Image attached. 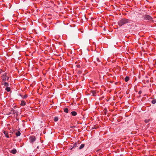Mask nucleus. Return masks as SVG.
<instances>
[{"instance_id":"obj_20","label":"nucleus","mask_w":156,"mask_h":156,"mask_svg":"<svg viewBox=\"0 0 156 156\" xmlns=\"http://www.w3.org/2000/svg\"><path fill=\"white\" fill-rule=\"evenodd\" d=\"M58 117H55L54 118V121L55 122H56L58 120Z\"/></svg>"},{"instance_id":"obj_19","label":"nucleus","mask_w":156,"mask_h":156,"mask_svg":"<svg viewBox=\"0 0 156 156\" xmlns=\"http://www.w3.org/2000/svg\"><path fill=\"white\" fill-rule=\"evenodd\" d=\"M151 103L153 104H155L156 103V99H153L151 101Z\"/></svg>"},{"instance_id":"obj_11","label":"nucleus","mask_w":156,"mask_h":156,"mask_svg":"<svg viewBox=\"0 0 156 156\" xmlns=\"http://www.w3.org/2000/svg\"><path fill=\"white\" fill-rule=\"evenodd\" d=\"M17 152L16 150V149H14L13 150H12L10 152L11 153L13 154H16Z\"/></svg>"},{"instance_id":"obj_12","label":"nucleus","mask_w":156,"mask_h":156,"mask_svg":"<svg viewBox=\"0 0 156 156\" xmlns=\"http://www.w3.org/2000/svg\"><path fill=\"white\" fill-rule=\"evenodd\" d=\"M21 133L19 131H18L16 133V136H19L20 135Z\"/></svg>"},{"instance_id":"obj_9","label":"nucleus","mask_w":156,"mask_h":156,"mask_svg":"<svg viewBox=\"0 0 156 156\" xmlns=\"http://www.w3.org/2000/svg\"><path fill=\"white\" fill-rule=\"evenodd\" d=\"M26 104V102L24 101H21V103L20 104V105L21 106H24Z\"/></svg>"},{"instance_id":"obj_2","label":"nucleus","mask_w":156,"mask_h":156,"mask_svg":"<svg viewBox=\"0 0 156 156\" xmlns=\"http://www.w3.org/2000/svg\"><path fill=\"white\" fill-rule=\"evenodd\" d=\"M144 20L151 21L152 20L153 18L149 15L145 14L143 16Z\"/></svg>"},{"instance_id":"obj_4","label":"nucleus","mask_w":156,"mask_h":156,"mask_svg":"<svg viewBox=\"0 0 156 156\" xmlns=\"http://www.w3.org/2000/svg\"><path fill=\"white\" fill-rule=\"evenodd\" d=\"M85 65V63H83L82 61H80L79 64L77 65L76 66L79 68H82Z\"/></svg>"},{"instance_id":"obj_22","label":"nucleus","mask_w":156,"mask_h":156,"mask_svg":"<svg viewBox=\"0 0 156 156\" xmlns=\"http://www.w3.org/2000/svg\"><path fill=\"white\" fill-rule=\"evenodd\" d=\"M96 60L98 63H99L101 62L100 60L98 58H96Z\"/></svg>"},{"instance_id":"obj_13","label":"nucleus","mask_w":156,"mask_h":156,"mask_svg":"<svg viewBox=\"0 0 156 156\" xmlns=\"http://www.w3.org/2000/svg\"><path fill=\"white\" fill-rule=\"evenodd\" d=\"M5 90L7 92H9L10 91L11 89L9 87H6L5 89Z\"/></svg>"},{"instance_id":"obj_25","label":"nucleus","mask_w":156,"mask_h":156,"mask_svg":"<svg viewBox=\"0 0 156 156\" xmlns=\"http://www.w3.org/2000/svg\"><path fill=\"white\" fill-rule=\"evenodd\" d=\"M142 92V91H139V93H139V94H141Z\"/></svg>"},{"instance_id":"obj_17","label":"nucleus","mask_w":156,"mask_h":156,"mask_svg":"<svg viewBox=\"0 0 156 156\" xmlns=\"http://www.w3.org/2000/svg\"><path fill=\"white\" fill-rule=\"evenodd\" d=\"M64 111L65 112L67 113L68 112V109L67 108H65L64 109Z\"/></svg>"},{"instance_id":"obj_23","label":"nucleus","mask_w":156,"mask_h":156,"mask_svg":"<svg viewBox=\"0 0 156 156\" xmlns=\"http://www.w3.org/2000/svg\"><path fill=\"white\" fill-rule=\"evenodd\" d=\"M107 112L106 109H104V112L105 115L107 114Z\"/></svg>"},{"instance_id":"obj_21","label":"nucleus","mask_w":156,"mask_h":156,"mask_svg":"<svg viewBox=\"0 0 156 156\" xmlns=\"http://www.w3.org/2000/svg\"><path fill=\"white\" fill-rule=\"evenodd\" d=\"M27 97H28V95L26 94L23 96L22 98L23 99H25V98H27Z\"/></svg>"},{"instance_id":"obj_1","label":"nucleus","mask_w":156,"mask_h":156,"mask_svg":"<svg viewBox=\"0 0 156 156\" xmlns=\"http://www.w3.org/2000/svg\"><path fill=\"white\" fill-rule=\"evenodd\" d=\"M130 20L124 18L119 20L118 22V24L119 26H122L127 23H130Z\"/></svg>"},{"instance_id":"obj_27","label":"nucleus","mask_w":156,"mask_h":156,"mask_svg":"<svg viewBox=\"0 0 156 156\" xmlns=\"http://www.w3.org/2000/svg\"><path fill=\"white\" fill-rule=\"evenodd\" d=\"M37 148H38V149L39 148V146H38L37 147Z\"/></svg>"},{"instance_id":"obj_8","label":"nucleus","mask_w":156,"mask_h":156,"mask_svg":"<svg viewBox=\"0 0 156 156\" xmlns=\"http://www.w3.org/2000/svg\"><path fill=\"white\" fill-rule=\"evenodd\" d=\"M16 112L15 110H14L13 109H12L11 110L10 112H9V115L10 114H15Z\"/></svg>"},{"instance_id":"obj_10","label":"nucleus","mask_w":156,"mask_h":156,"mask_svg":"<svg viewBox=\"0 0 156 156\" xmlns=\"http://www.w3.org/2000/svg\"><path fill=\"white\" fill-rule=\"evenodd\" d=\"M71 115L73 116H76L77 115V112L75 111H73L71 112Z\"/></svg>"},{"instance_id":"obj_26","label":"nucleus","mask_w":156,"mask_h":156,"mask_svg":"<svg viewBox=\"0 0 156 156\" xmlns=\"http://www.w3.org/2000/svg\"><path fill=\"white\" fill-rule=\"evenodd\" d=\"M2 72H3L2 70V69H0V73H1Z\"/></svg>"},{"instance_id":"obj_18","label":"nucleus","mask_w":156,"mask_h":156,"mask_svg":"<svg viewBox=\"0 0 156 156\" xmlns=\"http://www.w3.org/2000/svg\"><path fill=\"white\" fill-rule=\"evenodd\" d=\"M77 144L76 143H75L74 144H73V147H72V148H71V150H72V149L74 147H77Z\"/></svg>"},{"instance_id":"obj_15","label":"nucleus","mask_w":156,"mask_h":156,"mask_svg":"<svg viewBox=\"0 0 156 156\" xmlns=\"http://www.w3.org/2000/svg\"><path fill=\"white\" fill-rule=\"evenodd\" d=\"M125 81L126 82H127L129 80V78L128 76H126L125 78Z\"/></svg>"},{"instance_id":"obj_7","label":"nucleus","mask_w":156,"mask_h":156,"mask_svg":"<svg viewBox=\"0 0 156 156\" xmlns=\"http://www.w3.org/2000/svg\"><path fill=\"white\" fill-rule=\"evenodd\" d=\"M1 83L2 85H4L5 87H7L9 86V83L6 82H2Z\"/></svg>"},{"instance_id":"obj_3","label":"nucleus","mask_w":156,"mask_h":156,"mask_svg":"<svg viewBox=\"0 0 156 156\" xmlns=\"http://www.w3.org/2000/svg\"><path fill=\"white\" fill-rule=\"evenodd\" d=\"M2 80L3 81V82L6 81V80H8L9 79V77H7V73H5L2 75Z\"/></svg>"},{"instance_id":"obj_6","label":"nucleus","mask_w":156,"mask_h":156,"mask_svg":"<svg viewBox=\"0 0 156 156\" xmlns=\"http://www.w3.org/2000/svg\"><path fill=\"white\" fill-rule=\"evenodd\" d=\"M3 133L5 134V137L7 138H9V132L7 131H3Z\"/></svg>"},{"instance_id":"obj_16","label":"nucleus","mask_w":156,"mask_h":156,"mask_svg":"<svg viewBox=\"0 0 156 156\" xmlns=\"http://www.w3.org/2000/svg\"><path fill=\"white\" fill-rule=\"evenodd\" d=\"M84 145H84V144H81V145L80 146V147H79V149H82L84 147Z\"/></svg>"},{"instance_id":"obj_14","label":"nucleus","mask_w":156,"mask_h":156,"mask_svg":"<svg viewBox=\"0 0 156 156\" xmlns=\"http://www.w3.org/2000/svg\"><path fill=\"white\" fill-rule=\"evenodd\" d=\"M92 94H93V95L94 96H96V91L95 90H93L91 92Z\"/></svg>"},{"instance_id":"obj_5","label":"nucleus","mask_w":156,"mask_h":156,"mask_svg":"<svg viewBox=\"0 0 156 156\" xmlns=\"http://www.w3.org/2000/svg\"><path fill=\"white\" fill-rule=\"evenodd\" d=\"M30 142L31 143L34 142L36 140V138L34 136H32L30 137L29 138Z\"/></svg>"},{"instance_id":"obj_24","label":"nucleus","mask_w":156,"mask_h":156,"mask_svg":"<svg viewBox=\"0 0 156 156\" xmlns=\"http://www.w3.org/2000/svg\"><path fill=\"white\" fill-rule=\"evenodd\" d=\"M149 121H150V120L149 119H146L145 120H144V122H145L146 123H147Z\"/></svg>"}]
</instances>
